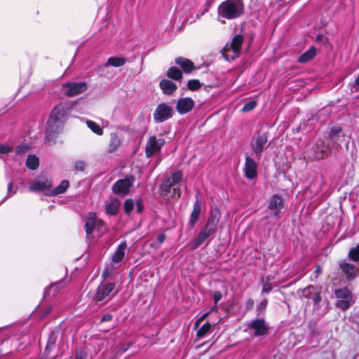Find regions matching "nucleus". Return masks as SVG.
Returning <instances> with one entry per match:
<instances>
[{
    "instance_id": "1",
    "label": "nucleus",
    "mask_w": 359,
    "mask_h": 359,
    "mask_svg": "<svg viewBox=\"0 0 359 359\" xmlns=\"http://www.w3.org/2000/svg\"><path fill=\"white\" fill-rule=\"evenodd\" d=\"M220 217L219 210H215L211 212L205 225L201 229L198 236L194 241L193 248L199 247L204 241L216 231Z\"/></svg>"
},
{
    "instance_id": "2",
    "label": "nucleus",
    "mask_w": 359,
    "mask_h": 359,
    "mask_svg": "<svg viewBox=\"0 0 359 359\" xmlns=\"http://www.w3.org/2000/svg\"><path fill=\"white\" fill-rule=\"evenodd\" d=\"M244 12L242 0H226L218 7L219 16L226 20H233L240 17Z\"/></svg>"
},
{
    "instance_id": "3",
    "label": "nucleus",
    "mask_w": 359,
    "mask_h": 359,
    "mask_svg": "<svg viewBox=\"0 0 359 359\" xmlns=\"http://www.w3.org/2000/svg\"><path fill=\"white\" fill-rule=\"evenodd\" d=\"M243 43V36L241 34H236L230 43L222 50L223 57L228 61L233 60L241 54V48Z\"/></svg>"
},
{
    "instance_id": "4",
    "label": "nucleus",
    "mask_w": 359,
    "mask_h": 359,
    "mask_svg": "<svg viewBox=\"0 0 359 359\" xmlns=\"http://www.w3.org/2000/svg\"><path fill=\"white\" fill-rule=\"evenodd\" d=\"M134 178L131 176L126 177L124 179L118 180L112 187L114 193L125 196L130 191V188L133 185Z\"/></svg>"
},
{
    "instance_id": "5",
    "label": "nucleus",
    "mask_w": 359,
    "mask_h": 359,
    "mask_svg": "<svg viewBox=\"0 0 359 359\" xmlns=\"http://www.w3.org/2000/svg\"><path fill=\"white\" fill-rule=\"evenodd\" d=\"M172 116V109L165 103L158 105L154 112V118L157 123H162Z\"/></svg>"
},
{
    "instance_id": "6",
    "label": "nucleus",
    "mask_w": 359,
    "mask_h": 359,
    "mask_svg": "<svg viewBox=\"0 0 359 359\" xmlns=\"http://www.w3.org/2000/svg\"><path fill=\"white\" fill-rule=\"evenodd\" d=\"M267 140L268 138L266 133H258L255 135L251 142L252 149L258 160L260 158V154L263 151L264 147L266 144Z\"/></svg>"
},
{
    "instance_id": "7",
    "label": "nucleus",
    "mask_w": 359,
    "mask_h": 359,
    "mask_svg": "<svg viewBox=\"0 0 359 359\" xmlns=\"http://www.w3.org/2000/svg\"><path fill=\"white\" fill-rule=\"evenodd\" d=\"M165 144V140L163 138L157 139L155 136H151L145 146V153L147 157L152 156L155 153L159 151L162 146Z\"/></svg>"
},
{
    "instance_id": "8",
    "label": "nucleus",
    "mask_w": 359,
    "mask_h": 359,
    "mask_svg": "<svg viewBox=\"0 0 359 359\" xmlns=\"http://www.w3.org/2000/svg\"><path fill=\"white\" fill-rule=\"evenodd\" d=\"M65 95L69 97L76 96L87 90V84L85 82H72L63 85Z\"/></svg>"
},
{
    "instance_id": "9",
    "label": "nucleus",
    "mask_w": 359,
    "mask_h": 359,
    "mask_svg": "<svg viewBox=\"0 0 359 359\" xmlns=\"http://www.w3.org/2000/svg\"><path fill=\"white\" fill-rule=\"evenodd\" d=\"M248 328L253 330L254 335L257 337L266 334L269 330L264 319H257L251 321L248 325Z\"/></svg>"
},
{
    "instance_id": "10",
    "label": "nucleus",
    "mask_w": 359,
    "mask_h": 359,
    "mask_svg": "<svg viewBox=\"0 0 359 359\" xmlns=\"http://www.w3.org/2000/svg\"><path fill=\"white\" fill-rule=\"evenodd\" d=\"M244 165L245 176L249 180H253L257 177V165L255 160L249 156H245Z\"/></svg>"
},
{
    "instance_id": "11",
    "label": "nucleus",
    "mask_w": 359,
    "mask_h": 359,
    "mask_svg": "<svg viewBox=\"0 0 359 359\" xmlns=\"http://www.w3.org/2000/svg\"><path fill=\"white\" fill-rule=\"evenodd\" d=\"M103 226V222L97 220L94 213H89L85 224L87 236L88 237L95 228H97V230H100Z\"/></svg>"
},
{
    "instance_id": "12",
    "label": "nucleus",
    "mask_w": 359,
    "mask_h": 359,
    "mask_svg": "<svg viewBox=\"0 0 359 359\" xmlns=\"http://www.w3.org/2000/svg\"><path fill=\"white\" fill-rule=\"evenodd\" d=\"M196 198V200L194 204L193 210L191 213L190 219L188 222V226L190 229H192L194 227L201 212L202 203L199 197V193H197Z\"/></svg>"
},
{
    "instance_id": "13",
    "label": "nucleus",
    "mask_w": 359,
    "mask_h": 359,
    "mask_svg": "<svg viewBox=\"0 0 359 359\" xmlns=\"http://www.w3.org/2000/svg\"><path fill=\"white\" fill-rule=\"evenodd\" d=\"M114 284L111 283L100 285L94 295V299L97 302L102 301L114 290Z\"/></svg>"
},
{
    "instance_id": "14",
    "label": "nucleus",
    "mask_w": 359,
    "mask_h": 359,
    "mask_svg": "<svg viewBox=\"0 0 359 359\" xmlns=\"http://www.w3.org/2000/svg\"><path fill=\"white\" fill-rule=\"evenodd\" d=\"M339 267L348 280H353L359 273L358 269L354 264L348 263L346 261L340 262Z\"/></svg>"
},
{
    "instance_id": "15",
    "label": "nucleus",
    "mask_w": 359,
    "mask_h": 359,
    "mask_svg": "<svg viewBox=\"0 0 359 359\" xmlns=\"http://www.w3.org/2000/svg\"><path fill=\"white\" fill-rule=\"evenodd\" d=\"M182 172L181 171H177L172 173V176L165 180L162 184V189L165 193L170 192V189L172 187L175 186L182 180Z\"/></svg>"
},
{
    "instance_id": "16",
    "label": "nucleus",
    "mask_w": 359,
    "mask_h": 359,
    "mask_svg": "<svg viewBox=\"0 0 359 359\" xmlns=\"http://www.w3.org/2000/svg\"><path fill=\"white\" fill-rule=\"evenodd\" d=\"M62 122L48 118L47 122L46 136L48 139H53L55 135L60 133L63 128Z\"/></svg>"
},
{
    "instance_id": "17",
    "label": "nucleus",
    "mask_w": 359,
    "mask_h": 359,
    "mask_svg": "<svg viewBox=\"0 0 359 359\" xmlns=\"http://www.w3.org/2000/svg\"><path fill=\"white\" fill-rule=\"evenodd\" d=\"M51 187V182L48 178L36 179L29 186V190L34 192L43 191Z\"/></svg>"
},
{
    "instance_id": "18",
    "label": "nucleus",
    "mask_w": 359,
    "mask_h": 359,
    "mask_svg": "<svg viewBox=\"0 0 359 359\" xmlns=\"http://www.w3.org/2000/svg\"><path fill=\"white\" fill-rule=\"evenodd\" d=\"M49 118L64 123L67 118V111L63 104H57L51 111Z\"/></svg>"
},
{
    "instance_id": "19",
    "label": "nucleus",
    "mask_w": 359,
    "mask_h": 359,
    "mask_svg": "<svg viewBox=\"0 0 359 359\" xmlns=\"http://www.w3.org/2000/svg\"><path fill=\"white\" fill-rule=\"evenodd\" d=\"M194 106V102L191 98L184 97L177 101L176 109L180 114H184L190 111Z\"/></svg>"
},
{
    "instance_id": "20",
    "label": "nucleus",
    "mask_w": 359,
    "mask_h": 359,
    "mask_svg": "<svg viewBox=\"0 0 359 359\" xmlns=\"http://www.w3.org/2000/svg\"><path fill=\"white\" fill-rule=\"evenodd\" d=\"M121 145V137L116 133H111L109 135L108 145L107 148V154H112L117 151Z\"/></svg>"
},
{
    "instance_id": "21",
    "label": "nucleus",
    "mask_w": 359,
    "mask_h": 359,
    "mask_svg": "<svg viewBox=\"0 0 359 359\" xmlns=\"http://www.w3.org/2000/svg\"><path fill=\"white\" fill-rule=\"evenodd\" d=\"M330 154V148L323 142L317 144L314 147V156L316 159L327 158Z\"/></svg>"
},
{
    "instance_id": "22",
    "label": "nucleus",
    "mask_w": 359,
    "mask_h": 359,
    "mask_svg": "<svg viewBox=\"0 0 359 359\" xmlns=\"http://www.w3.org/2000/svg\"><path fill=\"white\" fill-rule=\"evenodd\" d=\"M283 207V199L278 195L271 197L269 202V209L274 215H278Z\"/></svg>"
},
{
    "instance_id": "23",
    "label": "nucleus",
    "mask_w": 359,
    "mask_h": 359,
    "mask_svg": "<svg viewBox=\"0 0 359 359\" xmlns=\"http://www.w3.org/2000/svg\"><path fill=\"white\" fill-rule=\"evenodd\" d=\"M159 85L163 93L166 95H172L177 88L174 82L168 79H163Z\"/></svg>"
},
{
    "instance_id": "24",
    "label": "nucleus",
    "mask_w": 359,
    "mask_h": 359,
    "mask_svg": "<svg viewBox=\"0 0 359 359\" xmlns=\"http://www.w3.org/2000/svg\"><path fill=\"white\" fill-rule=\"evenodd\" d=\"M175 62L182 68L185 73H190L195 68L194 63L190 60L184 57H177Z\"/></svg>"
},
{
    "instance_id": "25",
    "label": "nucleus",
    "mask_w": 359,
    "mask_h": 359,
    "mask_svg": "<svg viewBox=\"0 0 359 359\" xmlns=\"http://www.w3.org/2000/svg\"><path fill=\"white\" fill-rule=\"evenodd\" d=\"M120 205V202L117 199H111L109 202H106V212L111 215L117 213Z\"/></svg>"
},
{
    "instance_id": "26",
    "label": "nucleus",
    "mask_w": 359,
    "mask_h": 359,
    "mask_svg": "<svg viewBox=\"0 0 359 359\" xmlns=\"http://www.w3.org/2000/svg\"><path fill=\"white\" fill-rule=\"evenodd\" d=\"M127 247L126 242H122L114 252L112 259L114 262H120L125 256V250Z\"/></svg>"
},
{
    "instance_id": "27",
    "label": "nucleus",
    "mask_w": 359,
    "mask_h": 359,
    "mask_svg": "<svg viewBox=\"0 0 359 359\" xmlns=\"http://www.w3.org/2000/svg\"><path fill=\"white\" fill-rule=\"evenodd\" d=\"M334 294L337 298L341 299H353L352 292L346 287L335 290Z\"/></svg>"
},
{
    "instance_id": "28",
    "label": "nucleus",
    "mask_w": 359,
    "mask_h": 359,
    "mask_svg": "<svg viewBox=\"0 0 359 359\" xmlns=\"http://www.w3.org/2000/svg\"><path fill=\"white\" fill-rule=\"evenodd\" d=\"M316 54L315 48L311 47L299 57V62L301 63H306L311 60Z\"/></svg>"
},
{
    "instance_id": "29",
    "label": "nucleus",
    "mask_w": 359,
    "mask_h": 359,
    "mask_svg": "<svg viewBox=\"0 0 359 359\" xmlns=\"http://www.w3.org/2000/svg\"><path fill=\"white\" fill-rule=\"evenodd\" d=\"M167 76L176 81H180L182 79V72L175 67H172L168 69Z\"/></svg>"
},
{
    "instance_id": "30",
    "label": "nucleus",
    "mask_w": 359,
    "mask_h": 359,
    "mask_svg": "<svg viewBox=\"0 0 359 359\" xmlns=\"http://www.w3.org/2000/svg\"><path fill=\"white\" fill-rule=\"evenodd\" d=\"M126 62L124 57H111L108 59L107 66H114L116 67H121Z\"/></svg>"
},
{
    "instance_id": "31",
    "label": "nucleus",
    "mask_w": 359,
    "mask_h": 359,
    "mask_svg": "<svg viewBox=\"0 0 359 359\" xmlns=\"http://www.w3.org/2000/svg\"><path fill=\"white\" fill-rule=\"evenodd\" d=\"M39 165V158L34 155H29L27 161L26 165L28 168L31 170H36Z\"/></svg>"
},
{
    "instance_id": "32",
    "label": "nucleus",
    "mask_w": 359,
    "mask_h": 359,
    "mask_svg": "<svg viewBox=\"0 0 359 359\" xmlns=\"http://www.w3.org/2000/svg\"><path fill=\"white\" fill-rule=\"evenodd\" d=\"M353 303V299H339L338 300L335 306L342 311H346L350 308L351 304Z\"/></svg>"
},
{
    "instance_id": "33",
    "label": "nucleus",
    "mask_w": 359,
    "mask_h": 359,
    "mask_svg": "<svg viewBox=\"0 0 359 359\" xmlns=\"http://www.w3.org/2000/svg\"><path fill=\"white\" fill-rule=\"evenodd\" d=\"M69 186V183L67 180H63L60 184L52 191L53 195H57L64 193Z\"/></svg>"
},
{
    "instance_id": "34",
    "label": "nucleus",
    "mask_w": 359,
    "mask_h": 359,
    "mask_svg": "<svg viewBox=\"0 0 359 359\" xmlns=\"http://www.w3.org/2000/svg\"><path fill=\"white\" fill-rule=\"evenodd\" d=\"M86 124L88 127L95 133L102 135L103 134V130L100 126L93 121H87Z\"/></svg>"
},
{
    "instance_id": "35",
    "label": "nucleus",
    "mask_w": 359,
    "mask_h": 359,
    "mask_svg": "<svg viewBox=\"0 0 359 359\" xmlns=\"http://www.w3.org/2000/svg\"><path fill=\"white\" fill-rule=\"evenodd\" d=\"M348 257L353 262L359 261V243L355 248L350 249Z\"/></svg>"
},
{
    "instance_id": "36",
    "label": "nucleus",
    "mask_w": 359,
    "mask_h": 359,
    "mask_svg": "<svg viewBox=\"0 0 359 359\" xmlns=\"http://www.w3.org/2000/svg\"><path fill=\"white\" fill-rule=\"evenodd\" d=\"M211 327V325L209 323H205L198 331L196 336L198 338L204 337L207 333L209 332Z\"/></svg>"
},
{
    "instance_id": "37",
    "label": "nucleus",
    "mask_w": 359,
    "mask_h": 359,
    "mask_svg": "<svg viewBox=\"0 0 359 359\" xmlns=\"http://www.w3.org/2000/svg\"><path fill=\"white\" fill-rule=\"evenodd\" d=\"M201 87V83L197 79L189 80L187 83V88L190 90H196Z\"/></svg>"
},
{
    "instance_id": "38",
    "label": "nucleus",
    "mask_w": 359,
    "mask_h": 359,
    "mask_svg": "<svg viewBox=\"0 0 359 359\" xmlns=\"http://www.w3.org/2000/svg\"><path fill=\"white\" fill-rule=\"evenodd\" d=\"M124 211L129 214L134 208V202L132 199H127L124 203Z\"/></svg>"
},
{
    "instance_id": "39",
    "label": "nucleus",
    "mask_w": 359,
    "mask_h": 359,
    "mask_svg": "<svg viewBox=\"0 0 359 359\" xmlns=\"http://www.w3.org/2000/svg\"><path fill=\"white\" fill-rule=\"evenodd\" d=\"M257 105V102L255 101L251 100L244 104L241 111L243 112H247L252 110Z\"/></svg>"
},
{
    "instance_id": "40",
    "label": "nucleus",
    "mask_w": 359,
    "mask_h": 359,
    "mask_svg": "<svg viewBox=\"0 0 359 359\" xmlns=\"http://www.w3.org/2000/svg\"><path fill=\"white\" fill-rule=\"evenodd\" d=\"M29 150V147L27 144H21L15 148V151L18 154H24Z\"/></svg>"
},
{
    "instance_id": "41",
    "label": "nucleus",
    "mask_w": 359,
    "mask_h": 359,
    "mask_svg": "<svg viewBox=\"0 0 359 359\" xmlns=\"http://www.w3.org/2000/svg\"><path fill=\"white\" fill-rule=\"evenodd\" d=\"M86 167V163L83 161H78L75 163V169L83 171Z\"/></svg>"
},
{
    "instance_id": "42",
    "label": "nucleus",
    "mask_w": 359,
    "mask_h": 359,
    "mask_svg": "<svg viewBox=\"0 0 359 359\" xmlns=\"http://www.w3.org/2000/svg\"><path fill=\"white\" fill-rule=\"evenodd\" d=\"M313 290V287L309 286L303 290L302 294L305 297L309 298L310 294L312 293Z\"/></svg>"
},
{
    "instance_id": "43",
    "label": "nucleus",
    "mask_w": 359,
    "mask_h": 359,
    "mask_svg": "<svg viewBox=\"0 0 359 359\" xmlns=\"http://www.w3.org/2000/svg\"><path fill=\"white\" fill-rule=\"evenodd\" d=\"M11 151L10 147L6 144H0V154H7Z\"/></svg>"
},
{
    "instance_id": "44",
    "label": "nucleus",
    "mask_w": 359,
    "mask_h": 359,
    "mask_svg": "<svg viewBox=\"0 0 359 359\" xmlns=\"http://www.w3.org/2000/svg\"><path fill=\"white\" fill-rule=\"evenodd\" d=\"M341 128L339 127H334L331 129L330 135L332 137L336 136L339 133H340Z\"/></svg>"
},
{
    "instance_id": "45",
    "label": "nucleus",
    "mask_w": 359,
    "mask_h": 359,
    "mask_svg": "<svg viewBox=\"0 0 359 359\" xmlns=\"http://www.w3.org/2000/svg\"><path fill=\"white\" fill-rule=\"evenodd\" d=\"M266 305H267V300L264 299L258 305V306H257L258 311H262L266 309Z\"/></svg>"
},
{
    "instance_id": "46",
    "label": "nucleus",
    "mask_w": 359,
    "mask_h": 359,
    "mask_svg": "<svg viewBox=\"0 0 359 359\" xmlns=\"http://www.w3.org/2000/svg\"><path fill=\"white\" fill-rule=\"evenodd\" d=\"M222 293L219 291H216L214 292V301L215 304L221 299Z\"/></svg>"
},
{
    "instance_id": "47",
    "label": "nucleus",
    "mask_w": 359,
    "mask_h": 359,
    "mask_svg": "<svg viewBox=\"0 0 359 359\" xmlns=\"http://www.w3.org/2000/svg\"><path fill=\"white\" fill-rule=\"evenodd\" d=\"M136 208H137V211L139 213L142 212L143 208H144L142 201L139 200L136 202Z\"/></svg>"
},
{
    "instance_id": "48",
    "label": "nucleus",
    "mask_w": 359,
    "mask_h": 359,
    "mask_svg": "<svg viewBox=\"0 0 359 359\" xmlns=\"http://www.w3.org/2000/svg\"><path fill=\"white\" fill-rule=\"evenodd\" d=\"M272 290L271 286L269 283H264L262 287L263 292H269Z\"/></svg>"
},
{
    "instance_id": "49",
    "label": "nucleus",
    "mask_w": 359,
    "mask_h": 359,
    "mask_svg": "<svg viewBox=\"0 0 359 359\" xmlns=\"http://www.w3.org/2000/svg\"><path fill=\"white\" fill-rule=\"evenodd\" d=\"M313 302L318 304L321 301V296L320 292H316L313 298Z\"/></svg>"
},
{
    "instance_id": "50",
    "label": "nucleus",
    "mask_w": 359,
    "mask_h": 359,
    "mask_svg": "<svg viewBox=\"0 0 359 359\" xmlns=\"http://www.w3.org/2000/svg\"><path fill=\"white\" fill-rule=\"evenodd\" d=\"M208 315V313H204L200 318H198L195 323V326H198L199 324L207 317Z\"/></svg>"
},
{
    "instance_id": "51",
    "label": "nucleus",
    "mask_w": 359,
    "mask_h": 359,
    "mask_svg": "<svg viewBox=\"0 0 359 359\" xmlns=\"http://www.w3.org/2000/svg\"><path fill=\"white\" fill-rule=\"evenodd\" d=\"M254 305V302L252 299H248L246 303V308L247 309L250 310L252 308Z\"/></svg>"
},
{
    "instance_id": "52",
    "label": "nucleus",
    "mask_w": 359,
    "mask_h": 359,
    "mask_svg": "<svg viewBox=\"0 0 359 359\" xmlns=\"http://www.w3.org/2000/svg\"><path fill=\"white\" fill-rule=\"evenodd\" d=\"M165 239V236L164 234H160L157 236V241L159 243H163Z\"/></svg>"
},
{
    "instance_id": "53",
    "label": "nucleus",
    "mask_w": 359,
    "mask_h": 359,
    "mask_svg": "<svg viewBox=\"0 0 359 359\" xmlns=\"http://www.w3.org/2000/svg\"><path fill=\"white\" fill-rule=\"evenodd\" d=\"M112 318V316L110 315V314H106L104 315L102 318V322H105V321H109L111 320Z\"/></svg>"
},
{
    "instance_id": "54",
    "label": "nucleus",
    "mask_w": 359,
    "mask_h": 359,
    "mask_svg": "<svg viewBox=\"0 0 359 359\" xmlns=\"http://www.w3.org/2000/svg\"><path fill=\"white\" fill-rule=\"evenodd\" d=\"M173 194L177 195V198H180L181 196V191L179 188H174L173 189Z\"/></svg>"
},
{
    "instance_id": "55",
    "label": "nucleus",
    "mask_w": 359,
    "mask_h": 359,
    "mask_svg": "<svg viewBox=\"0 0 359 359\" xmlns=\"http://www.w3.org/2000/svg\"><path fill=\"white\" fill-rule=\"evenodd\" d=\"M76 359H84L83 353L81 351L77 352L76 355Z\"/></svg>"
},
{
    "instance_id": "56",
    "label": "nucleus",
    "mask_w": 359,
    "mask_h": 359,
    "mask_svg": "<svg viewBox=\"0 0 359 359\" xmlns=\"http://www.w3.org/2000/svg\"><path fill=\"white\" fill-rule=\"evenodd\" d=\"M324 36L322 34H318L316 37L318 41H323Z\"/></svg>"
},
{
    "instance_id": "57",
    "label": "nucleus",
    "mask_w": 359,
    "mask_h": 359,
    "mask_svg": "<svg viewBox=\"0 0 359 359\" xmlns=\"http://www.w3.org/2000/svg\"><path fill=\"white\" fill-rule=\"evenodd\" d=\"M13 183L10 182L8 186V193H10L11 191V190L13 189Z\"/></svg>"
},
{
    "instance_id": "58",
    "label": "nucleus",
    "mask_w": 359,
    "mask_h": 359,
    "mask_svg": "<svg viewBox=\"0 0 359 359\" xmlns=\"http://www.w3.org/2000/svg\"><path fill=\"white\" fill-rule=\"evenodd\" d=\"M321 272V268L318 266L317 269H316L315 271V273H316L317 274L320 273Z\"/></svg>"
},
{
    "instance_id": "59",
    "label": "nucleus",
    "mask_w": 359,
    "mask_h": 359,
    "mask_svg": "<svg viewBox=\"0 0 359 359\" xmlns=\"http://www.w3.org/2000/svg\"><path fill=\"white\" fill-rule=\"evenodd\" d=\"M355 83L359 86V76L355 79Z\"/></svg>"
}]
</instances>
